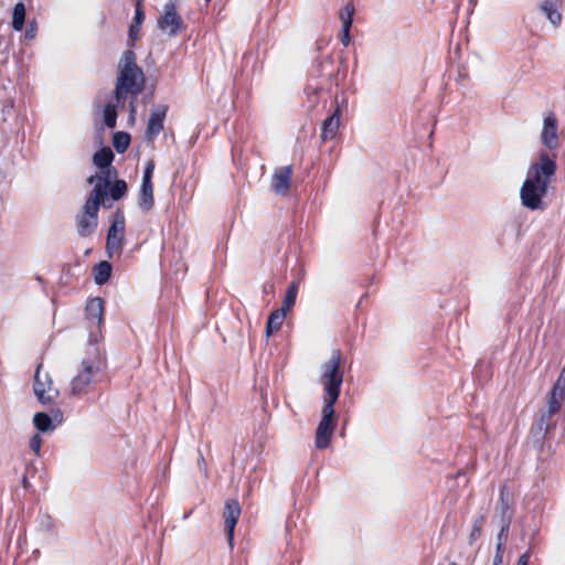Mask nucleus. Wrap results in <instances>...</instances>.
<instances>
[{
  "label": "nucleus",
  "mask_w": 565,
  "mask_h": 565,
  "mask_svg": "<svg viewBox=\"0 0 565 565\" xmlns=\"http://www.w3.org/2000/svg\"><path fill=\"white\" fill-rule=\"evenodd\" d=\"M274 290V285L273 284H267L264 286V291L265 292H271Z\"/></svg>",
  "instance_id": "a18cd8bd"
},
{
  "label": "nucleus",
  "mask_w": 565,
  "mask_h": 565,
  "mask_svg": "<svg viewBox=\"0 0 565 565\" xmlns=\"http://www.w3.org/2000/svg\"><path fill=\"white\" fill-rule=\"evenodd\" d=\"M334 404L331 402H323L321 409V419L316 429V447L318 449H326L329 447L331 437L335 430L337 422L334 414Z\"/></svg>",
  "instance_id": "39448f33"
},
{
  "label": "nucleus",
  "mask_w": 565,
  "mask_h": 565,
  "mask_svg": "<svg viewBox=\"0 0 565 565\" xmlns=\"http://www.w3.org/2000/svg\"><path fill=\"white\" fill-rule=\"evenodd\" d=\"M135 114H136L135 100H131L130 102V118H131V120L135 119Z\"/></svg>",
  "instance_id": "37998d69"
},
{
  "label": "nucleus",
  "mask_w": 565,
  "mask_h": 565,
  "mask_svg": "<svg viewBox=\"0 0 565 565\" xmlns=\"http://www.w3.org/2000/svg\"><path fill=\"white\" fill-rule=\"evenodd\" d=\"M554 415L555 414H548V411L546 408L544 411H542L539 423H537V427H539L540 431L544 433V435H546L554 428V423L552 420Z\"/></svg>",
  "instance_id": "c756f323"
},
{
  "label": "nucleus",
  "mask_w": 565,
  "mask_h": 565,
  "mask_svg": "<svg viewBox=\"0 0 565 565\" xmlns=\"http://www.w3.org/2000/svg\"><path fill=\"white\" fill-rule=\"evenodd\" d=\"M145 75L136 63V55L132 51L124 52L118 64V76L115 86V99L117 104H124L128 96L134 99L142 92Z\"/></svg>",
  "instance_id": "f03ea898"
},
{
  "label": "nucleus",
  "mask_w": 565,
  "mask_h": 565,
  "mask_svg": "<svg viewBox=\"0 0 565 565\" xmlns=\"http://www.w3.org/2000/svg\"><path fill=\"white\" fill-rule=\"evenodd\" d=\"M104 359L97 345H89L87 356L82 360L76 375L71 381L72 395H83L104 377Z\"/></svg>",
  "instance_id": "7ed1b4c3"
},
{
  "label": "nucleus",
  "mask_w": 565,
  "mask_h": 565,
  "mask_svg": "<svg viewBox=\"0 0 565 565\" xmlns=\"http://www.w3.org/2000/svg\"><path fill=\"white\" fill-rule=\"evenodd\" d=\"M190 514H191V512H188V513L184 514L183 518L186 519V518H189Z\"/></svg>",
  "instance_id": "de8ad7c7"
},
{
  "label": "nucleus",
  "mask_w": 565,
  "mask_h": 565,
  "mask_svg": "<svg viewBox=\"0 0 565 565\" xmlns=\"http://www.w3.org/2000/svg\"><path fill=\"white\" fill-rule=\"evenodd\" d=\"M540 140L550 151H554L559 147L558 120L554 113H548L544 116Z\"/></svg>",
  "instance_id": "9b49d317"
},
{
  "label": "nucleus",
  "mask_w": 565,
  "mask_h": 565,
  "mask_svg": "<svg viewBox=\"0 0 565 565\" xmlns=\"http://www.w3.org/2000/svg\"><path fill=\"white\" fill-rule=\"evenodd\" d=\"M504 546L501 544H497L495 546V555L493 559V565H501L503 562Z\"/></svg>",
  "instance_id": "a19ab883"
},
{
  "label": "nucleus",
  "mask_w": 565,
  "mask_h": 565,
  "mask_svg": "<svg viewBox=\"0 0 565 565\" xmlns=\"http://www.w3.org/2000/svg\"><path fill=\"white\" fill-rule=\"evenodd\" d=\"M25 38L33 39L34 38V30L30 29L25 32Z\"/></svg>",
  "instance_id": "49530a36"
},
{
  "label": "nucleus",
  "mask_w": 565,
  "mask_h": 565,
  "mask_svg": "<svg viewBox=\"0 0 565 565\" xmlns=\"http://www.w3.org/2000/svg\"><path fill=\"white\" fill-rule=\"evenodd\" d=\"M116 175L117 172L114 168L99 169L98 173L90 175L87 179V182L89 184H94V189L92 190L88 198L106 204L108 188L111 184V180Z\"/></svg>",
  "instance_id": "6e6552de"
},
{
  "label": "nucleus",
  "mask_w": 565,
  "mask_h": 565,
  "mask_svg": "<svg viewBox=\"0 0 565 565\" xmlns=\"http://www.w3.org/2000/svg\"><path fill=\"white\" fill-rule=\"evenodd\" d=\"M205 1V4H209L211 2V0H204Z\"/></svg>",
  "instance_id": "8fccbe9b"
},
{
  "label": "nucleus",
  "mask_w": 565,
  "mask_h": 565,
  "mask_svg": "<svg viewBox=\"0 0 565 565\" xmlns=\"http://www.w3.org/2000/svg\"><path fill=\"white\" fill-rule=\"evenodd\" d=\"M340 122L341 117H339V110L333 111L328 118L323 120L320 135L321 140L323 142L335 138L338 130L340 128Z\"/></svg>",
  "instance_id": "dca6fc26"
},
{
  "label": "nucleus",
  "mask_w": 565,
  "mask_h": 565,
  "mask_svg": "<svg viewBox=\"0 0 565 565\" xmlns=\"http://www.w3.org/2000/svg\"><path fill=\"white\" fill-rule=\"evenodd\" d=\"M102 202L95 201L93 199L87 198L83 212L77 215V232L82 237H87L94 233L98 225V211ZM104 206L110 207L103 203Z\"/></svg>",
  "instance_id": "0eeeda50"
},
{
  "label": "nucleus",
  "mask_w": 565,
  "mask_h": 565,
  "mask_svg": "<svg viewBox=\"0 0 565 565\" xmlns=\"http://www.w3.org/2000/svg\"><path fill=\"white\" fill-rule=\"evenodd\" d=\"M153 185L141 183L139 192V207L142 211H150L153 207Z\"/></svg>",
  "instance_id": "a211bd4d"
},
{
  "label": "nucleus",
  "mask_w": 565,
  "mask_h": 565,
  "mask_svg": "<svg viewBox=\"0 0 565 565\" xmlns=\"http://www.w3.org/2000/svg\"><path fill=\"white\" fill-rule=\"evenodd\" d=\"M167 111L168 107L164 105H159L152 110L146 129L148 140H153L163 129Z\"/></svg>",
  "instance_id": "4468645a"
},
{
  "label": "nucleus",
  "mask_w": 565,
  "mask_h": 565,
  "mask_svg": "<svg viewBox=\"0 0 565 565\" xmlns=\"http://www.w3.org/2000/svg\"><path fill=\"white\" fill-rule=\"evenodd\" d=\"M297 294H298V284L294 281L287 288L282 305L279 309L284 310L285 312L288 313L296 302Z\"/></svg>",
  "instance_id": "b1692460"
},
{
  "label": "nucleus",
  "mask_w": 565,
  "mask_h": 565,
  "mask_svg": "<svg viewBox=\"0 0 565 565\" xmlns=\"http://www.w3.org/2000/svg\"><path fill=\"white\" fill-rule=\"evenodd\" d=\"M501 530L497 536V544H501V546L505 545L508 532L511 525L510 516L504 518V520H501Z\"/></svg>",
  "instance_id": "72a5a7b5"
},
{
  "label": "nucleus",
  "mask_w": 565,
  "mask_h": 565,
  "mask_svg": "<svg viewBox=\"0 0 565 565\" xmlns=\"http://www.w3.org/2000/svg\"><path fill=\"white\" fill-rule=\"evenodd\" d=\"M103 120L104 124L113 129L117 124V110L116 105L111 102L107 103L103 109Z\"/></svg>",
  "instance_id": "393cba45"
},
{
  "label": "nucleus",
  "mask_w": 565,
  "mask_h": 565,
  "mask_svg": "<svg viewBox=\"0 0 565 565\" xmlns=\"http://www.w3.org/2000/svg\"><path fill=\"white\" fill-rule=\"evenodd\" d=\"M85 311L89 329V345H96L102 339L104 300L99 297L89 299Z\"/></svg>",
  "instance_id": "423d86ee"
},
{
  "label": "nucleus",
  "mask_w": 565,
  "mask_h": 565,
  "mask_svg": "<svg viewBox=\"0 0 565 565\" xmlns=\"http://www.w3.org/2000/svg\"><path fill=\"white\" fill-rule=\"evenodd\" d=\"M287 312L280 309L274 310L267 320L266 334L270 337L274 332L281 328L284 320L286 319Z\"/></svg>",
  "instance_id": "6ab92c4d"
},
{
  "label": "nucleus",
  "mask_w": 565,
  "mask_h": 565,
  "mask_svg": "<svg viewBox=\"0 0 565 565\" xmlns=\"http://www.w3.org/2000/svg\"><path fill=\"white\" fill-rule=\"evenodd\" d=\"M555 159L556 154H550L546 150L541 149L536 160L531 162L520 190V199L524 207L531 211L544 209L543 199L547 194L557 169Z\"/></svg>",
  "instance_id": "f257e3e1"
},
{
  "label": "nucleus",
  "mask_w": 565,
  "mask_h": 565,
  "mask_svg": "<svg viewBox=\"0 0 565 565\" xmlns=\"http://www.w3.org/2000/svg\"><path fill=\"white\" fill-rule=\"evenodd\" d=\"M33 424L42 433L53 428L52 419L46 413H36L33 417Z\"/></svg>",
  "instance_id": "cd10ccee"
},
{
  "label": "nucleus",
  "mask_w": 565,
  "mask_h": 565,
  "mask_svg": "<svg viewBox=\"0 0 565 565\" xmlns=\"http://www.w3.org/2000/svg\"><path fill=\"white\" fill-rule=\"evenodd\" d=\"M484 518L481 515L479 516L471 529L470 535H469V543L472 544L476 540H478L482 533V526H483Z\"/></svg>",
  "instance_id": "473e14b6"
},
{
  "label": "nucleus",
  "mask_w": 565,
  "mask_h": 565,
  "mask_svg": "<svg viewBox=\"0 0 565 565\" xmlns=\"http://www.w3.org/2000/svg\"><path fill=\"white\" fill-rule=\"evenodd\" d=\"M241 505L238 501L236 500H227L225 502L223 518H224V525H225V532L227 535V540L230 545H233L234 540V530L237 524L238 518L241 515Z\"/></svg>",
  "instance_id": "ddd939ff"
},
{
  "label": "nucleus",
  "mask_w": 565,
  "mask_h": 565,
  "mask_svg": "<svg viewBox=\"0 0 565 565\" xmlns=\"http://www.w3.org/2000/svg\"><path fill=\"white\" fill-rule=\"evenodd\" d=\"M540 9L554 26H558L561 24L562 14L557 9L556 0H544L541 3Z\"/></svg>",
  "instance_id": "f3484780"
},
{
  "label": "nucleus",
  "mask_w": 565,
  "mask_h": 565,
  "mask_svg": "<svg viewBox=\"0 0 565 565\" xmlns=\"http://www.w3.org/2000/svg\"><path fill=\"white\" fill-rule=\"evenodd\" d=\"M25 21V6L23 2H18L13 8L12 28L15 31H22Z\"/></svg>",
  "instance_id": "5701e85b"
},
{
  "label": "nucleus",
  "mask_w": 565,
  "mask_h": 565,
  "mask_svg": "<svg viewBox=\"0 0 565 565\" xmlns=\"http://www.w3.org/2000/svg\"><path fill=\"white\" fill-rule=\"evenodd\" d=\"M153 170H154V163L152 161H148L145 167V170H143L141 183L152 184L151 180H152Z\"/></svg>",
  "instance_id": "e433bc0d"
},
{
  "label": "nucleus",
  "mask_w": 565,
  "mask_h": 565,
  "mask_svg": "<svg viewBox=\"0 0 565 565\" xmlns=\"http://www.w3.org/2000/svg\"><path fill=\"white\" fill-rule=\"evenodd\" d=\"M350 29L351 26L343 25L341 30L340 41L344 46H348L351 42Z\"/></svg>",
  "instance_id": "58836bf2"
},
{
  "label": "nucleus",
  "mask_w": 565,
  "mask_h": 565,
  "mask_svg": "<svg viewBox=\"0 0 565 565\" xmlns=\"http://www.w3.org/2000/svg\"><path fill=\"white\" fill-rule=\"evenodd\" d=\"M41 446H42V438L40 435H34L31 439H30V448L35 452V454H39L40 452V449H41Z\"/></svg>",
  "instance_id": "ea45409f"
},
{
  "label": "nucleus",
  "mask_w": 565,
  "mask_h": 565,
  "mask_svg": "<svg viewBox=\"0 0 565 565\" xmlns=\"http://www.w3.org/2000/svg\"><path fill=\"white\" fill-rule=\"evenodd\" d=\"M548 395L565 401V364Z\"/></svg>",
  "instance_id": "bb28decb"
},
{
  "label": "nucleus",
  "mask_w": 565,
  "mask_h": 565,
  "mask_svg": "<svg viewBox=\"0 0 565 565\" xmlns=\"http://www.w3.org/2000/svg\"><path fill=\"white\" fill-rule=\"evenodd\" d=\"M334 104L335 109L333 111L339 110V117H341L343 109H345L348 106V98L344 95H342L341 97L337 95L334 98Z\"/></svg>",
  "instance_id": "4c0bfd02"
},
{
  "label": "nucleus",
  "mask_w": 565,
  "mask_h": 565,
  "mask_svg": "<svg viewBox=\"0 0 565 565\" xmlns=\"http://www.w3.org/2000/svg\"><path fill=\"white\" fill-rule=\"evenodd\" d=\"M530 558H531V551H530V550H527L526 552H524V553H523V554L518 558L516 565H529Z\"/></svg>",
  "instance_id": "79ce46f5"
},
{
  "label": "nucleus",
  "mask_w": 565,
  "mask_h": 565,
  "mask_svg": "<svg viewBox=\"0 0 565 565\" xmlns=\"http://www.w3.org/2000/svg\"><path fill=\"white\" fill-rule=\"evenodd\" d=\"M500 518L504 520V518L510 516V521L512 520V500L509 493L508 487L504 484L500 488Z\"/></svg>",
  "instance_id": "aec40b11"
},
{
  "label": "nucleus",
  "mask_w": 565,
  "mask_h": 565,
  "mask_svg": "<svg viewBox=\"0 0 565 565\" xmlns=\"http://www.w3.org/2000/svg\"><path fill=\"white\" fill-rule=\"evenodd\" d=\"M342 354L334 349L330 358L320 366V384L323 388V402L337 403L343 383V371L341 370Z\"/></svg>",
  "instance_id": "20e7f679"
},
{
  "label": "nucleus",
  "mask_w": 565,
  "mask_h": 565,
  "mask_svg": "<svg viewBox=\"0 0 565 565\" xmlns=\"http://www.w3.org/2000/svg\"><path fill=\"white\" fill-rule=\"evenodd\" d=\"M354 11H355L354 6L351 2H348L343 7V9L340 11V14H339V18L342 22V26L343 25L352 26Z\"/></svg>",
  "instance_id": "2f4dec72"
},
{
  "label": "nucleus",
  "mask_w": 565,
  "mask_h": 565,
  "mask_svg": "<svg viewBox=\"0 0 565 565\" xmlns=\"http://www.w3.org/2000/svg\"><path fill=\"white\" fill-rule=\"evenodd\" d=\"M23 484H28L26 478L23 479Z\"/></svg>",
  "instance_id": "09e8293b"
},
{
  "label": "nucleus",
  "mask_w": 565,
  "mask_h": 565,
  "mask_svg": "<svg viewBox=\"0 0 565 565\" xmlns=\"http://www.w3.org/2000/svg\"><path fill=\"white\" fill-rule=\"evenodd\" d=\"M198 465L205 469V460H204V457L202 456V454H200V457L198 459Z\"/></svg>",
  "instance_id": "c03bdc74"
},
{
  "label": "nucleus",
  "mask_w": 565,
  "mask_h": 565,
  "mask_svg": "<svg viewBox=\"0 0 565 565\" xmlns=\"http://www.w3.org/2000/svg\"><path fill=\"white\" fill-rule=\"evenodd\" d=\"M563 399L556 398L551 395H548L547 403H546V409L548 411V414H557L562 407Z\"/></svg>",
  "instance_id": "c9c22d12"
},
{
  "label": "nucleus",
  "mask_w": 565,
  "mask_h": 565,
  "mask_svg": "<svg viewBox=\"0 0 565 565\" xmlns=\"http://www.w3.org/2000/svg\"><path fill=\"white\" fill-rule=\"evenodd\" d=\"M291 175V166H286L276 169L271 179L273 190L278 194H285L290 186Z\"/></svg>",
  "instance_id": "2eb2a0df"
},
{
  "label": "nucleus",
  "mask_w": 565,
  "mask_h": 565,
  "mask_svg": "<svg viewBox=\"0 0 565 565\" xmlns=\"http://www.w3.org/2000/svg\"><path fill=\"white\" fill-rule=\"evenodd\" d=\"M111 265L103 260L94 268V279L97 285L105 284L111 276Z\"/></svg>",
  "instance_id": "4be33fe9"
},
{
  "label": "nucleus",
  "mask_w": 565,
  "mask_h": 565,
  "mask_svg": "<svg viewBox=\"0 0 565 565\" xmlns=\"http://www.w3.org/2000/svg\"><path fill=\"white\" fill-rule=\"evenodd\" d=\"M39 526L44 532H53L55 529V522L49 514H41L39 516Z\"/></svg>",
  "instance_id": "f704fd0d"
},
{
  "label": "nucleus",
  "mask_w": 565,
  "mask_h": 565,
  "mask_svg": "<svg viewBox=\"0 0 565 565\" xmlns=\"http://www.w3.org/2000/svg\"><path fill=\"white\" fill-rule=\"evenodd\" d=\"M130 145V135L125 131H117L113 137V146L118 153H124Z\"/></svg>",
  "instance_id": "a878e982"
},
{
  "label": "nucleus",
  "mask_w": 565,
  "mask_h": 565,
  "mask_svg": "<svg viewBox=\"0 0 565 565\" xmlns=\"http://www.w3.org/2000/svg\"><path fill=\"white\" fill-rule=\"evenodd\" d=\"M127 183L124 180H116L114 184L108 188L109 195L114 201L120 200L127 193Z\"/></svg>",
  "instance_id": "c85d7f7f"
},
{
  "label": "nucleus",
  "mask_w": 565,
  "mask_h": 565,
  "mask_svg": "<svg viewBox=\"0 0 565 565\" xmlns=\"http://www.w3.org/2000/svg\"><path fill=\"white\" fill-rule=\"evenodd\" d=\"M145 19V13L141 7L138 4L135 11L134 23L129 28V38L135 40L137 38L138 32L140 31V24Z\"/></svg>",
  "instance_id": "7c9ffc66"
},
{
  "label": "nucleus",
  "mask_w": 565,
  "mask_h": 565,
  "mask_svg": "<svg viewBox=\"0 0 565 565\" xmlns=\"http://www.w3.org/2000/svg\"><path fill=\"white\" fill-rule=\"evenodd\" d=\"M182 24L183 21L177 12L175 4L172 2L166 3L163 12L157 22L158 28L169 36H175L180 32Z\"/></svg>",
  "instance_id": "9d476101"
},
{
  "label": "nucleus",
  "mask_w": 565,
  "mask_h": 565,
  "mask_svg": "<svg viewBox=\"0 0 565 565\" xmlns=\"http://www.w3.org/2000/svg\"><path fill=\"white\" fill-rule=\"evenodd\" d=\"M125 216L124 213L118 210L113 216V222L108 230L106 248L109 255L113 252L118 250L121 247L124 233H125Z\"/></svg>",
  "instance_id": "f8f14e48"
},
{
  "label": "nucleus",
  "mask_w": 565,
  "mask_h": 565,
  "mask_svg": "<svg viewBox=\"0 0 565 565\" xmlns=\"http://www.w3.org/2000/svg\"><path fill=\"white\" fill-rule=\"evenodd\" d=\"M113 160L114 153L109 147L102 148L93 157V163L98 169L111 168Z\"/></svg>",
  "instance_id": "412c9836"
},
{
  "label": "nucleus",
  "mask_w": 565,
  "mask_h": 565,
  "mask_svg": "<svg viewBox=\"0 0 565 565\" xmlns=\"http://www.w3.org/2000/svg\"><path fill=\"white\" fill-rule=\"evenodd\" d=\"M41 367L42 364H39L36 367L34 376V394L42 404L46 405L55 401L58 396V391L53 387L52 379L47 373L42 375Z\"/></svg>",
  "instance_id": "1a4fd4ad"
}]
</instances>
